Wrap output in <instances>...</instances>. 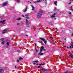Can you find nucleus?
Segmentation results:
<instances>
[{"mask_svg":"<svg viewBox=\"0 0 73 73\" xmlns=\"http://www.w3.org/2000/svg\"><path fill=\"white\" fill-rule=\"evenodd\" d=\"M42 12L41 10L39 11L37 15V17H38V18L41 17V16H42Z\"/></svg>","mask_w":73,"mask_h":73,"instance_id":"f257e3e1","label":"nucleus"},{"mask_svg":"<svg viewBox=\"0 0 73 73\" xmlns=\"http://www.w3.org/2000/svg\"><path fill=\"white\" fill-rule=\"evenodd\" d=\"M44 46H41L40 48V52L38 54V55H40V56H42V55H43V53H42V50H43V49H44Z\"/></svg>","mask_w":73,"mask_h":73,"instance_id":"f03ea898","label":"nucleus"},{"mask_svg":"<svg viewBox=\"0 0 73 73\" xmlns=\"http://www.w3.org/2000/svg\"><path fill=\"white\" fill-rule=\"evenodd\" d=\"M40 40H42L43 41H44L45 45H46V42H47V40H45V39L42 38H40Z\"/></svg>","mask_w":73,"mask_h":73,"instance_id":"7ed1b4c3","label":"nucleus"},{"mask_svg":"<svg viewBox=\"0 0 73 73\" xmlns=\"http://www.w3.org/2000/svg\"><path fill=\"white\" fill-rule=\"evenodd\" d=\"M26 25L27 26V27H29V21L27 19H26Z\"/></svg>","mask_w":73,"mask_h":73,"instance_id":"20e7f679","label":"nucleus"},{"mask_svg":"<svg viewBox=\"0 0 73 73\" xmlns=\"http://www.w3.org/2000/svg\"><path fill=\"white\" fill-rule=\"evenodd\" d=\"M56 15V13H54L53 15H52L51 17V18L52 19V18H53V17H56V16H55Z\"/></svg>","mask_w":73,"mask_h":73,"instance_id":"39448f33","label":"nucleus"},{"mask_svg":"<svg viewBox=\"0 0 73 73\" xmlns=\"http://www.w3.org/2000/svg\"><path fill=\"white\" fill-rule=\"evenodd\" d=\"M7 31H8V30L6 29H5L2 31V33H7Z\"/></svg>","mask_w":73,"mask_h":73,"instance_id":"423d86ee","label":"nucleus"},{"mask_svg":"<svg viewBox=\"0 0 73 73\" xmlns=\"http://www.w3.org/2000/svg\"><path fill=\"white\" fill-rule=\"evenodd\" d=\"M8 4V3L5 2V3H3V6H6Z\"/></svg>","mask_w":73,"mask_h":73,"instance_id":"0eeeda50","label":"nucleus"},{"mask_svg":"<svg viewBox=\"0 0 73 73\" xmlns=\"http://www.w3.org/2000/svg\"><path fill=\"white\" fill-rule=\"evenodd\" d=\"M28 9V6H26V8L25 9H23V12H26V11H27V9Z\"/></svg>","mask_w":73,"mask_h":73,"instance_id":"6e6552de","label":"nucleus"},{"mask_svg":"<svg viewBox=\"0 0 73 73\" xmlns=\"http://www.w3.org/2000/svg\"><path fill=\"white\" fill-rule=\"evenodd\" d=\"M5 20H4L3 21H0L1 23H2L3 24H5Z\"/></svg>","mask_w":73,"mask_h":73,"instance_id":"1a4fd4ad","label":"nucleus"},{"mask_svg":"<svg viewBox=\"0 0 73 73\" xmlns=\"http://www.w3.org/2000/svg\"><path fill=\"white\" fill-rule=\"evenodd\" d=\"M73 48V42H72V44H71V46L70 47V48Z\"/></svg>","mask_w":73,"mask_h":73,"instance_id":"9d476101","label":"nucleus"},{"mask_svg":"<svg viewBox=\"0 0 73 73\" xmlns=\"http://www.w3.org/2000/svg\"><path fill=\"white\" fill-rule=\"evenodd\" d=\"M41 70L42 72H46V70L44 68H41Z\"/></svg>","mask_w":73,"mask_h":73,"instance_id":"9b49d317","label":"nucleus"},{"mask_svg":"<svg viewBox=\"0 0 73 73\" xmlns=\"http://www.w3.org/2000/svg\"><path fill=\"white\" fill-rule=\"evenodd\" d=\"M4 70L3 69H1L0 70V73H2L4 72Z\"/></svg>","mask_w":73,"mask_h":73,"instance_id":"f8f14e48","label":"nucleus"},{"mask_svg":"<svg viewBox=\"0 0 73 73\" xmlns=\"http://www.w3.org/2000/svg\"><path fill=\"white\" fill-rule=\"evenodd\" d=\"M33 62L34 63L33 64H34V65H35L36 63H37V62H38V60H36V61H33Z\"/></svg>","mask_w":73,"mask_h":73,"instance_id":"ddd939ff","label":"nucleus"},{"mask_svg":"<svg viewBox=\"0 0 73 73\" xmlns=\"http://www.w3.org/2000/svg\"><path fill=\"white\" fill-rule=\"evenodd\" d=\"M69 56L71 58H73V55L72 54H70Z\"/></svg>","mask_w":73,"mask_h":73,"instance_id":"4468645a","label":"nucleus"},{"mask_svg":"<svg viewBox=\"0 0 73 73\" xmlns=\"http://www.w3.org/2000/svg\"><path fill=\"white\" fill-rule=\"evenodd\" d=\"M31 6L33 8V9H32V10H34V9H35V7H33V5H31Z\"/></svg>","mask_w":73,"mask_h":73,"instance_id":"2eb2a0df","label":"nucleus"},{"mask_svg":"<svg viewBox=\"0 0 73 73\" xmlns=\"http://www.w3.org/2000/svg\"><path fill=\"white\" fill-rule=\"evenodd\" d=\"M57 1H55L54 2V4H55L56 5V6L57 5Z\"/></svg>","mask_w":73,"mask_h":73,"instance_id":"dca6fc26","label":"nucleus"},{"mask_svg":"<svg viewBox=\"0 0 73 73\" xmlns=\"http://www.w3.org/2000/svg\"><path fill=\"white\" fill-rule=\"evenodd\" d=\"M5 39V38H1L0 40H1V41H4V40Z\"/></svg>","mask_w":73,"mask_h":73,"instance_id":"f3484780","label":"nucleus"},{"mask_svg":"<svg viewBox=\"0 0 73 73\" xmlns=\"http://www.w3.org/2000/svg\"><path fill=\"white\" fill-rule=\"evenodd\" d=\"M20 1H21L20 0H17V3H20Z\"/></svg>","mask_w":73,"mask_h":73,"instance_id":"a211bd4d","label":"nucleus"},{"mask_svg":"<svg viewBox=\"0 0 73 73\" xmlns=\"http://www.w3.org/2000/svg\"><path fill=\"white\" fill-rule=\"evenodd\" d=\"M65 73H72V72H69V71H66V72H64Z\"/></svg>","mask_w":73,"mask_h":73,"instance_id":"6ab92c4d","label":"nucleus"},{"mask_svg":"<svg viewBox=\"0 0 73 73\" xmlns=\"http://www.w3.org/2000/svg\"><path fill=\"white\" fill-rule=\"evenodd\" d=\"M4 44H5V42L4 41H3L2 43H1V44L2 45H4Z\"/></svg>","mask_w":73,"mask_h":73,"instance_id":"aec40b11","label":"nucleus"},{"mask_svg":"<svg viewBox=\"0 0 73 73\" xmlns=\"http://www.w3.org/2000/svg\"><path fill=\"white\" fill-rule=\"evenodd\" d=\"M10 43L9 42H8L7 43V45H8V46H9V44Z\"/></svg>","mask_w":73,"mask_h":73,"instance_id":"412c9836","label":"nucleus"},{"mask_svg":"<svg viewBox=\"0 0 73 73\" xmlns=\"http://www.w3.org/2000/svg\"><path fill=\"white\" fill-rule=\"evenodd\" d=\"M19 60H23V58H21V57H20L19 58Z\"/></svg>","mask_w":73,"mask_h":73,"instance_id":"4be33fe9","label":"nucleus"},{"mask_svg":"<svg viewBox=\"0 0 73 73\" xmlns=\"http://www.w3.org/2000/svg\"><path fill=\"white\" fill-rule=\"evenodd\" d=\"M21 19V17L19 18V19H17V20H20Z\"/></svg>","mask_w":73,"mask_h":73,"instance_id":"5701e85b","label":"nucleus"},{"mask_svg":"<svg viewBox=\"0 0 73 73\" xmlns=\"http://www.w3.org/2000/svg\"><path fill=\"white\" fill-rule=\"evenodd\" d=\"M45 63H44L43 64H39V65H45Z\"/></svg>","mask_w":73,"mask_h":73,"instance_id":"b1692460","label":"nucleus"},{"mask_svg":"<svg viewBox=\"0 0 73 73\" xmlns=\"http://www.w3.org/2000/svg\"><path fill=\"white\" fill-rule=\"evenodd\" d=\"M35 50H36V52H38V50H37V48H36V47L35 48Z\"/></svg>","mask_w":73,"mask_h":73,"instance_id":"393cba45","label":"nucleus"},{"mask_svg":"<svg viewBox=\"0 0 73 73\" xmlns=\"http://www.w3.org/2000/svg\"><path fill=\"white\" fill-rule=\"evenodd\" d=\"M25 17V18H26L27 19H29V17Z\"/></svg>","mask_w":73,"mask_h":73,"instance_id":"a878e982","label":"nucleus"},{"mask_svg":"<svg viewBox=\"0 0 73 73\" xmlns=\"http://www.w3.org/2000/svg\"><path fill=\"white\" fill-rule=\"evenodd\" d=\"M71 9V10H72V11H73V9L72 8V6H71L70 7Z\"/></svg>","mask_w":73,"mask_h":73,"instance_id":"bb28decb","label":"nucleus"},{"mask_svg":"<svg viewBox=\"0 0 73 73\" xmlns=\"http://www.w3.org/2000/svg\"><path fill=\"white\" fill-rule=\"evenodd\" d=\"M57 10V8H55L54 9V11H56Z\"/></svg>","mask_w":73,"mask_h":73,"instance_id":"cd10ccee","label":"nucleus"},{"mask_svg":"<svg viewBox=\"0 0 73 73\" xmlns=\"http://www.w3.org/2000/svg\"><path fill=\"white\" fill-rule=\"evenodd\" d=\"M25 16L26 17H27V16H29V15H27V14H26V15H25Z\"/></svg>","mask_w":73,"mask_h":73,"instance_id":"c85d7f7f","label":"nucleus"},{"mask_svg":"<svg viewBox=\"0 0 73 73\" xmlns=\"http://www.w3.org/2000/svg\"><path fill=\"white\" fill-rule=\"evenodd\" d=\"M68 13L69 14H70V15H71V12H70L69 11V12H68Z\"/></svg>","mask_w":73,"mask_h":73,"instance_id":"c756f323","label":"nucleus"},{"mask_svg":"<svg viewBox=\"0 0 73 73\" xmlns=\"http://www.w3.org/2000/svg\"><path fill=\"white\" fill-rule=\"evenodd\" d=\"M40 66H41V65H40L39 66H38L37 67L38 68H40Z\"/></svg>","mask_w":73,"mask_h":73,"instance_id":"7c9ffc66","label":"nucleus"},{"mask_svg":"<svg viewBox=\"0 0 73 73\" xmlns=\"http://www.w3.org/2000/svg\"><path fill=\"white\" fill-rule=\"evenodd\" d=\"M71 3H71V2H70V3H69L68 4H71Z\"/></svg>","mask_w":73,"mask_h":73,"instance_id":"2f4dec72","label":"nucleus"},{"mask_svg":"<svg viewBox=\"0 0 73 73\" xmlns=\"http://www.w3.org/2000/svg\"><path fill=\"white\" fill-rule=\"evenodd\" d=\"M25 35V36H27V37H29V36L28 35Z\"/></svg>","mask_w":73,"mask_h":73,"instance_id":"473e14b6","label":"nucleus"},{"mask_svg":"<svg viewBox=\"0 0 73 73\" xmlns=\"http://www.w3.org/2000/svg\"><path fill=\"white\" fill-rule=\"evenodd\" d=\"M43 50H44V51H45V50H45V49L44 48V49H43Z\"/></svg>","mask_w":73,"mask_h":73,"instance_id":"72a5a7b5","label":"nucleus"},{"mask_svg":"<svg viewBox=\"0 0 73 73\" xmlns=\"http://www.w3.org/2000/svg\"><path fill=\"white\" fill-rule=\"evenodd\" d=\"M17 62H19V60H17Z\"/></svg>","mask_w":73,"mask_h":73,"instance_id":"f704fd0d","label":"nucleus"},{"mask_svg":"<svg viewBox=\"0 0 73 73\" xmlns=\"http://www.w3.org/2000/svg\"><path fill=\"white\" fill-rule=\"evenodd\" d=\"M15 68L16 69L17 68V67H16V66H15Z\"/></svg>","mask_w":73,"mask_h":73,"instance_id":"c9c22d12","label":"nucleus"},{"mask_svg":"<svg viewBox=\"0 0 73 73\" xmlns=\"http://www.w3.org/2000/svg\"><path fill=\"white\" fill-rule=\"evenodd\" d=\"M70 1H73V0H70Z\"/></svg>","mask_w":73,"mask_h":73,"instance_id":"e433bc0d","label":"nucleus"},{"mask_svg":"<svg viewBox=\"0 0 73 73\" xmlns=\"http://www.w3.org/2000/svg\"><path fill=\"white\" fill-rule=\"evenodd\" d=\"M45 3H46L45 5H47V2H45Z\"/></svg>","mask_w":73,"mask_h":73,"instance_id":"4c0bfd02","label":"nucleus"},{"mask_svg":"<svg viewBox=\"0 0 73 73\" xmlns=\"http://www.w3.org/2000/svg\"><path fill=\"white\" fill-rule=\"evenodd\" d=\"M71 36H73V33H72V35H71Z\"/></svg>","mask_w":73,"mask_h":73,"instance_id":"58836bf2","label":"nucleus"},{"mask_svg":"<svg viewBox=\"0 0 73 73\" xmlns=\"http://www.w3.org/2000/svg\"><path fill=\"white\" fill-rule=\"evenodd\" d=\"M17 25H19V23H17Z\"/></svg>","mask_w":73,"mask_h":73,"instance_id":"ea45409f","label":"nucleus"},{"mask_svg":"<svg viewBox=\"0 0 73 73\" xmlns=\"http://www.w3.org/2000/svg\"><path fill=\"white\" fill-rule=\"evenodd\" d=\"M22 17H25L24 15H22Z\"/></svg>","mask_w":73,"mask_h":73,"instance_id":"a19ab883","label":"nucleus"},{"mask_svg":"<svg viewBox=\"0 0 73 73\" xmlns=\"http://www.w3.org/2000/svg\"><path fill=\"white\" fill-rule=\"evenodd\" d=\"M8 39H7L6 40V41H8Z\"/></svg>","mask_w":73,"mask_h":73,"instance_id":"79ce46f5","label":"nucleus"},{"mask_svg":"<svg viewBox=\"0 0 73 73\" xmlns=\"http://www.w3.org/2000/svg\"><path fill=\"white\" fill-rule=\"evenodd\" d=\"M47 0H45V1H46V2H47Z\"/></svg>","mask_w":73,"mask_h":73,"instance_id":"37998d69","label":"nucleus"},{"mask_svg":"<svg viewBox=\"0 0 73 73\" xmlns=\"http://www.w3.org/2000/svg\"><path fill=\"white\" fill-rule=\"evenodd\" d=\"M70 10H72V9H69Z\"/></svg>","mask_w":73,"mask_h":73,"instance_id":"c03bdc74","label":"nucleus"},{"mask_svg":"<svg viewBox=\"0 0 73 73\" xmlns=\"http://www.w3.org/2000/svg\"><path fill=\"white\" fill-rule=\"evenodd\" d=\"M35 45L36 46V44H35Z\"/></svg>","mask_w":73,"mask_h":73,"instance_id":"a18cd8bd","label":"nucleus"},{"mask_svg":"<svg viewBox=\"0 0 73 73\" xmlns=\"http://www.w3.org/2000/svg\"><path fill=\"white\" fill-rule=\"evenodd\" d=\"M51 25H53V24L51 23Z\"/></svg>","mask_w":73,"mask_h":73,"instance_id":"49530a36","label":"nucleus"},{"mask_svg":"<svg viewBox=\"0 0 73 73\" xmlns=\"http://www.w3.org/2000/svg\"><path fill=\"white\" fill-rule=\"evenodd\" d=\"M55 29H56L57 30V28H55Z\"/></svg>","mask_w":73,"mask_h":73,"instance_id":"de8ad7c7","label":"nucleus"},{"mask_svg":"<svg viewBox=\"0 0 73 73\" xmlns=\"http://www.w3.org/2000/svg\"><path fill=\"white\" fill-rule=\"evenodd\" d=\"M21 23V24H23V23Z\"/></svg>","mask_w":73,"mask_h":73,"instance_id":"09e8293b","label":"nucleus"},{"mask_svg":"<svg viewBox=\"0 0 73 73\" xmlns=\"http://www.w3.org/2000/svg\"><path fill=\"white\" fill-rule=\"evenodd\" d=\"M64 43H63V45H64Z\"/></svg>","mask_w":73,"mask_h":73,"instance_id":"8fccbe9b","label":"nucleus"},{"mask_svg":"<svg viewBox=\"0 0 73 73\" xmlns=\"http://www.w3.org/2000/svg\"><path fill=\"white\" fill-rule=\"evenodd\" d=\"M69 48V47H67V48Z\"/></svg>","mask_w":73,"mask_h":73,"instance_id":"3c124183","label":"nucleus"},{"mask_svg":"<svg viewBox=\"0 0 73 73\" xmlns=\"http://www.w3.org/2000/svg\"><path fill=\"white\" fill-rule=\"evenodd\" d=\"M36 65H38V64L37 63Z\"/></svg>","mask_w":73,"mask_h":73,"instance_id":"603ef678","label":"nucleus"},{"mask_svg":"<svg viewBox=\"0 0 73 73\" xmlns=\"http://www.w3.org/2000/svg\"><path fill=\"white\" fill-rule=\"evenodd\" d=\"M64 47H66V46H64Z\"/></svg>","mask_w":73,"mask_h":73,"instance_id":"864d4df0","label":"nucleus"},{"mask_svg":"<svg viewBox=\"0 0 73 73\" xmlns=\"http://www.w3.org/2000/svg\"><path fill=\"white\" fill-rule=\"evenodd\" d=\"M7 48H8V46H7Z\"/></svg>","mask_w":73,"mask_h":73,"instance_id":"5fc2aeb1","label":"nucleus"},{"mask_svg":"<svg viewBox=\"0 0 73 73\" xmlns=\"http://www.w3.org/2000/svg\"><path fill=\"white\" fill-rule=\"evenodd\" d=\"M43 1H44V0H43Z\"/></svg>","mask_w":73,"mask_h":73,"instance_id":"6e6d98bb","label":"nucleus"}]
</instances>
